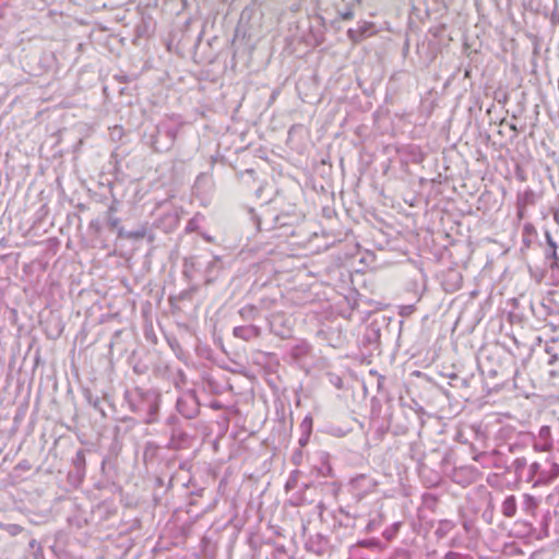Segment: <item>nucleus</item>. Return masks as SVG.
<instances>
[{"label": "nucleus", "instance_id": "19", "mask_svg": "<svg viewBox=\"0 0 559 559\" xmlns=\"http://www.w3.org/2000/svg\"><path fill=\"white\" fill-rule=\"evenodd\" d=\"M299 442H300V444H301V445H304V444H306L307 439H305V440H304V439H300V440H299Z\"/></svg>", "mask_w": 559, "mask_h": 559}, {"label": "nucleus", "instance_id": "9", "mask_svg": "<svg viewBox=\"0 0 559 559\" xmlns=\"http://www.w3.org/2000/svg\"><path fill=\"white\" fill-rule=\"evenodd\" d=\"M348 38L354 43H359L362 40L361 32H359L357 28H349L347 31Z\"/></svg>", "mask_w": 559, "mask_h": 559}, {"label": "nucleus", "instance_id": "6", "mask_svg": "<svg viewBox=\"0 0 559 559\" xmlns=\"http://www.w3.org/2000/svg\"><path fill=\"white\" fill-rule=\"evenodd\" d=\"M221 260L218 257H214L206 265L205 273L206 275H212L215 271L219 269Z\"/></svg>", "mask_w": 559, "mask_h": 559}, {"label": "nucleus", "instance_id": "7", "mask_svg": "<svg viewBox=\"0 0 559 559\" xmlns=\"http://www.w3.org/2000/svg\"><path fill=\"white\" fill-rule=\"evenodd\" d=\"M527 462L524 457H518L513 461L512 466L514 469V473L518 475H521L523 469L525 468Z\"/></svg>", "mask_w": 559, "mask_h": 559}, {"label": "nucleus", "instance_id": "11", "mask_svg": "<svg viewBox=\"0 0 559 559\" xmlns=\"http://www.w3.org/2000/svg\"><path fill=\"white\" fill-rule=\"evenodd\" d=\"M340 16L342 20L348 21L354 17V12L353 10L348 9L347 11L340 13Z\"/></svg>", "mask_w": 559, "mask_h": 559}, {"label": "nucleus", "instance_id": "3", "mask_svg": "<svg viewBox=\"0 0 559 559\" xmlns=\"http://www.w3.org/2000/svg\"><path fill=\"white\" fill-rule=\"evenodd\" d=\"M234 335L243 341H250L260 336V329L255 325L236 326L234 329Z\"/></svg>", "mask_w": 559, "mask_h": 559}, {"label": "nucleus", "instance_id": "16", "mask_svg": "<svg viewBox=\"0 0 559 559\" xmlns=\"http://www.w3.org/2000/svg\"><path fill=\"white\" fill-rule=\"evenodd\" d=\"M299 456H301V453H298L297 455L295 454L293 456V460H294L295 464H297V460H299Z\"/></svg>", "mask_w": 559, "mask_h": 559}, {"label": "nucleus", "instance_id": "1", "mask_svg": "<svg viewBox=\"0 0 559 559\" xmlns=\"http://www.w3.org/2000/svg\"><path fill=\"white\" fill-rule=\"evenodd\" d=\"M559 477V464L550 460L543 463L534 462L530 465L527 481L534 486L549 484Z\"/></svg>", "mask_w": 559, "mask_h": 559}, {"label": "nucleus", "instance_id": "4", "mask_svg": "<svg viewBox=\"0 0 559 559\" xmlns=\"http://www.w3.org/2000/svg\"><path fill=\"white\" fill-rule=\"evenodd\" d=\"M501 512L507 518H513L516 514V500L514 496H508L503 500Z\"/></svg>", "mask_w": 559, "mask_h": 559}, {"label": "nucleus", "instance_id": "21", "mask_svg": "<svg viewBox=\"0 0 559 559\" xmlns=\"http://www.w3.org/2000/svg\"><path fill=\"white\" fill-rule=\"evenodd\" d=\"M35 543H36L35 540H32V542L29 543V546H31V547H34Z\"/></svg>", "mask_w": 559, "mask_h": 559}, {"label": "nucleus", "instance_id": "12", "mask_svg": "<svg viewBox=\"0 0 559 559\" xmlns=\"http://www.w3.org/2000/svg\"><path fill=\"white\" fill-rule=\"evenodd\" d=\"M525 501H526V506H527V508H531V507H535V506H536V502H535L534 497H532V496H530V495H525Z\"/></svg>", "mask_w": 559, "mask_h": 559}, {"label": "nucleus", "instance_id": "8", "mask_svg": "<svg viewBox=\"0 0 559 559\" xmlns=\"http://www.w3.org/2000/svg\"><path fill=\"white\" fill-rule=\"evenodd\" d=\"M119 235L122 237H126V238H130V239H140V238L144 237L145 231L143 229H141V230H135V231L124 233L123 229L121 228L119 230Z\"/></svg>", "mask_w": 559, "mask_h": 559}, {"label": "nucleus", "instance_id": "13", "mask_svg": "<svg viewBox=\"0 0 559 559\" xmlns=\"http://www.w3.org/2000/svg\"><path fill=\"white\" fill-rule=\"evenodd\" d=\"M166 134L170 139V141L174 142L175 139H176V135H177V131L173 130V129H169V130L166 131Z\"/></svg>", "mask_w": 559, "mask_h": 559}, {"label": "nucleus", "instance_id": "2", "mask_svg": "<svg viewBox=\"0 0 559 559\" xmlns=\"http://www.w3.org/2000/svg\"><path fill=\"white\" fill-rule=\"evenodd\" d=\"M376 487L377 481L365 474L356 476L350 481V489L359 500L374 491Z\"/></svg>", "mask_w": 559, "mask_h": 559}, {"label": "nucleus", "instance_id": "17", "mask_svg": "<svg viewBox=\"0 0 559 559\" xmlns=\"http://www.w3.org/2000/svg\"><path fill=\"white\" fill-rule=\"evenodd\" d=\"M549 431V428L548 427H543L542 430H540V433H547Z\"/></svg>", "mask_w": 559, "mask_h": 559}, {"label": "nucleus", "instance_id": "22", "mask_svg": "<svg viewBox=\"0 0 559 559\" xmlns=\"http://www.w3.org/2000/svg\"><path fill=\"white\" fill-rule=\"evenodd\" d=\"M511 129L516 131V127L514 124L511 126Z\"/></svg>", "mask_w": 559, "mask_h": 559}, {"label": "nucleus", "instance_id": "14", "mask_svg": "<svg viewBox=\"0 0 559 559\" xmlns=\"http://www.w3.org/2000/svg\"><path fill=\"white\" fill-rule=\"evenodd\" d=\"M299 456H301V453H298L297 455L295 454L293 456V460H294L295 464H297V460H299Z\"/></svg>", "mask_w": 559, "mask_h": 559}, {"label": "nucleus", "instance_id": "18", "mask_svg": "<svg viewBox=\"0 0 559 559\" xmlns=\"http://www.w3.org/2000/svg\"><path fill=\"white\" fill-rule=\"evenodd\" d=\"M549 431V428L548 427H543L542 430H540V433H547Z\"/></svg>", "mask_w": 559, "mask_h": 559}, {"label": "nucleus", "instance_id": "10", "mask_svg": "<svg viewBox=\"0 0 559 559\" xmlns=\"http://www.w3.org/2000/svg\"><path fill=\"white\" fill-rule=\"evenodd\" d=\"M372 23H369V22H362L361 24L358 25L357 29L359 32H361V36L362 38H365L368 33L370 32V29L372 28Z\"/></svg>", "mask_w": 559, "mask_h": 559}, {"label": "nucleus", "instance_id": "15", "mask_svg": "<svg viewBox=\"0 0 559 559\" xmlns=\"http://www.w3.org/2000/svg\"><path fill=\"white\" fill-rule=\"evenodd\" d=\"M299 456H301V453H298L297 455L295 454L293 456V460H294L295 464H297V460H299Z\"/></svg>", "mask_w": 559, "mask_h": 559}, {"label": "nucleus", "instance_id": "5", "mask_svg": "<svg viewBox=\"0 0 559 559\" xmlns=\"http://www.w3.org/2000/svg\"><path fill=\"white\" fill-rule=\"evenodd\" d=\"M0 528L5 531L11 536H16L23 532V527L19 524H2L0 523Z\"/></svg>", "mask_w": 559, "mask_h": 559}, {"label": "nucleus", "instance_id": "20", "mask_svg": "<svg viewBox=\"0 0 559 559\" xmlns=\"http://www.w3.org/2000/svg\"><path fill=\"white\" fill-rule=\"evenodd\" d=\"M78 457H82L83 459V453L81 451L78 453Z\"/></svg>", "mask_w": 559, "mask_h": 559}]
</instances>
